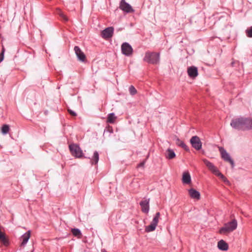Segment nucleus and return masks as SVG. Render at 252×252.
I'll list each match as a JSON object with an SVG mask.
<instances>
[{"label": "nucleus", "instance_id": "obj_1", "mask_svg": "<svg viewBox=\"0 0 252 252\" xmlns=\"http://www.w3.org/2000/svg\"><path fill=\"white\" fill-rule=\"evenodd\" d=\"M230 126L239 130L252 129V118L244 117L233 118L231 121Z\"/></svg>", "mask_w": 252, "mask_h": 252}, {"label": "nucleus", "instance_id": "obj_2", "mask_svg": "<svg viewBox=\"0 0 252 252\" xmlns=\"http://www.w3.org/2000/svg\"><path fill=\"white\" fill-rule=\"evenodd\" d=\"M143 60L149 63L158 64L160 61V54L159 53L147 52Z\"/></svg>", "mask_w": 252, "mask_h": 252}, {"label": "nucleus", "instance_id": "obj_3", "mask_svg": "<svg viewBox=\"0 0 252 252\" xmlns=\"http://www.w3.org/2000/svg\"><path fill=\"white\" fill-rule=\"evenodd\" d=\"M237 221L234 219L225 223L223 227L220 228L219 232L220 234H225L227 233L232 232L237 228Z\"/></svg>", "mask_w": 252, "mask_h": 252}, {"label": "nucleus", "instance_id": "obj_4", "mask_svg": "<svg viewBox=\"0 0 252 252\" xmlns=\"http://www.w3.org/2000/svg\"><path fill=\"white\" fill-rule=\"evenodd\" d=\"M219 150L220 153L221 158L224 161L229 162L232 168L234 167V162L226 151L222 147H219Z\"/></svg>", "mask_w": 252, "mask_h": 252}, {"label": "nucleus", "instance_id": "obj_5", "mask_svg": "<svg viewBox=\"0 0 252 252\" xmlns=\"http://www.w3.org/2000/svg\"><path fill=\"white\" fill-rule=\"evenodd\" d=\"M71 154L74 157L80 158L83 157V152L79 146L76 144H71L69 146Z\"/></svg>", "mask_w": 252, "mask_h": 252}, {"label": "nucleus", "instance_id": "obj_6", "mask_svg": "<svg viewBox=\"0 0 252 252\" xmlns=\"http://www.w3.org/2000/svg\"><path fill=\"white\" fill-rule=\"evenodd\" d=\"M121 51L122 54L126 56H131L133 51L131 46L127 42H125L122 44Z\"/></svg>", "mask_w": 252, "mask_h": 252}, {"label": "nucleus", "instance_id": "obj_7", "mask_svg": "<svg viewBox=\"0 0 252 252\" xmlns=\"http://www.w3.org/2000/svg\"><path fill=\"white\" fill-rule=\"evenodd\" d=\"M192 147L196 150H199L202 148V142L197 136H192L190 140Z\"/></svg>", "mask_w": 252, "mask_h": 252}, {"label": "nucleus", "instance_id": "obj_8", "mask_svg": "<svg viewBox=\"0 0 252 252\" xmlns=\"http://www.w3.org/2000/svg\"><path fill=\"white\" fill-rule=\"evenodd\" d=\"M120 8L126 13H131L134 11L131 5L126 2L125 0H121L120 3Z\"/></svg>", "mask_w": 252, "mask_h": 252}, {"label": "nucleus", "instance_id": "obj_9", "mask_svg": "<svg viewBox=\"0 0 252 252\" xmlns=\"http://www.w3.org/2000/svg\"><path fill=\"white\" fill-rule=\"evenodd\" d=\"M114 28L112 27H108L101 32V36L105 39L109 38L113 36Z\"/></svg>", "mask_w": 252, "mask_h": 252}, {"label": "nucleus", "instance_id": "obj_10", "mask_svg": "<svg viewBox=\"0 0 252 252\" xmlns=\"http://www.w3.org/2000/svg\"><path fill=\"white\" fill-rule=\"evenodd\" d=\"M149 202L150 199L148 198L142 200L139 203L141 210L144 213L147 214L149 213L150 209Z\"/></svg>", "mask_w": 252, "mask_h": 252}, {"label": "nucleus", "instance_id": "obj_11", "mask_svg": "<svg viewBox=\"0 0 252 252\" xmlns=\"http://www.w3.org/2000/svg\"><path fill=\"white\" fill-rule=\"evenodd\" d=\"M74 50L78 60L82 62H85L86 60V56L81 51V49L78 46H75Z\"/></svg>", "mask_w": 252, "mask_h": 252}, {"label": "nucleus", "instance_id": "obj_12", "mask_svg": "<svg viewBox=\"0 0 252 252\" xmlns=\"http://www.w3.org/2000/svg\"><path fill=\"white\" fill-rule=\"evenodd\" d=\"M204 163L206 165L207 168L214 174H215L219 171L217 167L214 164L206 159H203Z\"/></svg>", "mask_w": 252, "mask_h": 252}, {"label": "nucleus", "instance_id": "obj_13", "mask_svg": "<svg viewBox=\"0 0 252 252\" xmlns=\"http://www.w3.org/2000/svg\"><path fill=\"white\" fill-rule=\"evenodd\" d=\"M188 75L192 78H194L197 76L198 73V69L196 67L194 66H191L188 67L187 70Z\"/></svg>", "mask_w": 252, "mask_h": 252}, {"label": "nucleus", "instance_id": "obj_14", "mask_svg": "<svg viewBox=\"0 0 252 252\" xmlns=\"http://www.w3.org/2000/svg\"><path fill=\"white\" fill-rule=\"evenodd\" d=\"M31 237V231L29 230L25 233H24L21 237L20 240L21 241V246L24 247L28 242Z\"/></svg>", "mask_w": 252, "mask_h": 252}, {"label": "nucleus", "instance_id": "obj_15", "mask_svg": "<svg viewBox=\"0 0 252 252\" xmlns=\"http://www.w3.org/2000/svg\"><path fill=\"white\" fill-rule=\"evenodd\" d=\"M189 196L194 199L199 200L200 198V193L199 191L193 188L189 189Z\"/></svg>", "mask_w": 252, "mask_h": 252}, {"label": "nucleus", "instance_id": "obj_16", "mask_svg": "<svg viewBox=\"0 0 252 252\" xmlns=\"http://www.w3.org/2000/svg\"><path fill=\"white\" fill-rule=\"evenodd\" d=\"M182 182L185 184H189L191 183V177L189 171H185L183 172Z\"/></svg>", "mask_w": 252, "mask_h": 252}, {"label": "nucleus", "instance_id": "obj_17", "mask_svg": "<svg viewBox=\"0 0 252 252\" xmlns=\"http://www.w3.org/2000/svg\"><path fill=\"white\" fill-rule=\"evenodd\" d=\"M218 247L220 250L225 251L228 249V245L224 240H221L218 243Z\"/></svg>", "mask_w": 252, "mask_h": 252}, {"label": "nucleus", "instance_id": "obj_18", "mask_svg": "<svg viewBox=\"0 0 252 252\" xmlns=\"http://www.w3.org/2000/svg\"><path fill=\"white\" fill-rule=\"evenodd\" d=\"M99 160V154L97 151H94L93 156L91 158L92 164H97Z\"/></svg>", "mask_w": 252, "mask_h": 252}, {"label": "nucleus", "instance_id": "obj_19", "mask_svg": "<svg viewBox=\"0 0 252 252\" xmlns=\"http://www.w3.org/2000/svg\"><path fill=\"white\" fill-rule=\"evenodd\" d=\"M116 118L117 117L115 116V114L114 113H111L108 115L107 122L110 124H114Z\"/></svg>", "mask_w": 252, "mask_h": 252}, {"label": "nucleus", "instance_id": "obj_20", "mask_svg": "<svg viewBox=\"0 0 252 252\" xmlns=\"http://www.w3.org/2000/svg\"><path fill=\"white\" fill-rule=\"evenodd\" d=\"M176 154L173 150L168 149L167 150V155L166 156L167 158L171 159L174 158Z\"/></svg>", "mask_w": 252, "mask_h": 252}, {"label": "nucleus", "instance_id": "obj_21", "mask_svg": "<svg viewBox=\"0 0 252 252\" xmlns=\"http://www.w3.org/2000/svg\"><path fill=\"white\" fill-rule=\"evenodd\" d=\"M160 216V213L157 212L156 214V215L155 216V217H154V218L152 220V221L151 222V223L155 225L156 226H157Z\"/></svg>", "mask_w": 252, "mask_h": 252}, {"label": "nucleus", "instance_id": "obj_22", "mask_svg": "<svg viewBox=\"0 0 252 252\" xmlns=\"http://www.w3.org/2000/svg\"><path fill=\"white\" fill-rule=\"evenodd\" d=\"M160 216V213L157 212L156 214V215L155 216V217H154V218L152 220V221L151 222V223L155 225L156 226H157Z\"/></svg>", "mask_w": 252, "mask_h": 252}, {"label": "nucleus", "instance_id": "obj_23", "mask_svg": "<svg viewBox=\"0 0 252 252\" xmlns=\"http://www.w3.org/2000/svg\"><path fill=\"white\" fill-rule=\"evenodd\" d=\"M160 216V213L157 212L156 214V215L155 216V217H154V218L152 220V221L151 222V223L155 225L156 226H157Z\"/></svg>", "mask_w": 252, "mask_h": 252}, {"label": "nucleus", "instance_id": "obj_24", "mask_svg": "<svg viewBox=\"0 0 252 252\" xmlns=\"http://www.w3.org/2000/svg\"><path fill=\"white\" fill-rule=\"evenodd\" d=\"M157 226L151 223V224L147 226L145 228V231L147 232H150L154 231L156 229Z\"/></svg>", "mask_w": 252, "mask_h": 252}, {"label": "nucleus", "instance_id": "obj_25", "mask_svg": "<svg viewBox=\"0 0 252 252\" xmlns=\"http://www.w3.org/2000/svg\"><path fill=\"white\" fill-rule=\"evenodd\" d=\"M71 232L74 236L80 237L82 235L81 231L78 228H72Z\"/></svg>", "mask_w": 252, "mask_h": 252}, {"label": "nucleus", "instance_id": "obj_26", "mask_svg": "<svg viewBox=\"0 0 252 252\" xmlns=\"http://www.w3.org/2000/svg\"><path fill=\"white\" fill-rule=\"evenodd\" d=\"M9 130V127L7 125H3L1 127V132L3 134H6Z\"/></svg>", "mask_w": 252, "mask_h": 252}, {"label": "nucleus", "instance_id": "obj_27", "mask_svg": "<svg viewBox=\"0 0 252 252\" xmlns=\"http://www.w3.org/2000/svg\"><path fill=\"white\" fill-rule=\"evenodd\" d=\"M129 94L131 95H134L137 93V90H136L135 87L132 85H131L129 87Z\"/></svg>", "mask_w": 252, "mask_h": 252}, {"label": "nucleus", "instance_id": "obj_28", "mask_svg": "<svg viewBox=\"0 0 252 252\" xmlns=\"http://www.w3.org/2000/svg\"><path fill=\"white\" fill-rule=\"evenodd\" d=\"M246 34L247 37L252 38V26L248 28L246 30Z\"/></svg>", "mask_w": 252, "mask_h": 252}, {"label": "nucleus", "instance_id": "obj_29", "mask_svg": "<svg viewBox=\"0 0 252 252\" xmlns=\"http://www.w3.org/2000/svg\"><path fill=\"white\" fill-rule=\"evenodd\" d=\"M179 145L182 147L185 150L187 151H189V148L188 146L182 141H181L179 143Z\"/></svg>", "mask_w": 252, "mask_h": 252}, {"label": "nucleus", "instance_id": "obj_30", "mask_svg": "<svg viewBox=\"0 0 252 252\" xmlns=\"http://www.w3.org/2000/svg\"><path fill=\"white\" fill-rule=\"evenodd\" d=\"M5 52V49L4 47H2V50L1 53H0V62H1L4 59V54Z\"/></svg>", "mask_w": 252, "mask_h": 252}, {"label": "nucleus", "instance_id": "obj_31", "mask_svg": "<svg viewBox=\"0 0 252 252\" xmlns=\"http://www.w3.org/2000/svg\"><path fill=\"white\" fill-rule=\"evenodd\" d=\"M215 175H216V176H217L218 177H220L223 181L226 178L223 174H222L219 171V170Z\"/></svg>", "mask_w": 252, "mask_h": 252}, {"label": "nucleus", "instance_id": "obj_32", "mask_svg": "<svg viewBox=\"0 0 252 252\" xmlns=\"http://www.w3.org/2000/svg\"><path fill=\"white\" fill-rule=\"evenodd\" d=\"M60 16L65 21H67L68 19L65 15H64L62 12H60Z\"/></svg>", "mask_w": 252, "mask_h": 252}, {"label": "nucleus", "instance_id": "obj_33", "mask_svg": "<svg viewBox=\"0 0 252 252\" xmlns=\"http://www.w3.org/2000/svg\"><path fill=\"white\" fill-rule=\"evenodd\" d=\"M68 112L71 115L73 116H76L77 115V114L74 111H72L71 109H68Z\"/></svg>", "mask_w": 252, "mask_h": 252}, {"label": "nucleus", "instance_id": "obj_34", "mask_svg": "<svg viewBox=\"0 0 252 252\" xmlns=\"http://www.w3.org/2000/svg\"><path fill=\"white\" fill-rule=\"evenodd\" d=\"M144 164H145V161H143V162L140 163L137 165V167H143V166H144Z\"/></svg>", "mask_w": 252, "mask_h": 252}, {"label": "nucleus", "instance_id": "obj_35", "mask_svg": "<svg viewBox=\"0 0 252 252\" xmlns=\"http://www.w3.org/2000/svg\"><path fill=\"white\" fill-rule=\"evenodd\" d=\"M224 183H225L227 184H229V181L226 178L223 181Z\"/></svg>", "mask_w": 252, "mask_h": 252}, {"label": "nucleus", "instance_id": "obj_36", "mask_svg": "<svg viewBox=\"0 0 252 252\" xmlns=\"http://www.w3.org/2000/svg\"><path fill=\"white\" fill-rule=\"evenodd\" d=\"M110 132H113V129L111 128V130H109Z\"/></svg>", "mask_w": 252, "mask_h": 252}, {"label": "nucleus", "instance_id": "obj_37", "mask_svg": "<svg viewBox=\"0 0 252 252\" xmlns=\"http://www.w3.org/2000/svg\"><path fill=\"white\" fill-rule=\"evenodd\" d=\"M233 63H233V62H232V63H231V65H232V66H233Z\"/></svg>", "mask_w": 252, "mask_h": 252}]
</instances>
